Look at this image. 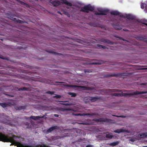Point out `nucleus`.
<instances>
[{
	"mask_svg": "<svg viewBox=\"0 0 147 147\" xmlns=\"http://www.w3.org/2000/svg\"><path fill=\"white\" fill-rule=\"evenodd\" d=\"M146 93H147V92H139L138 91H136L135 92L128 93H114L112 95L113 96H128L138 95L139 94H146Z\"/></svg>",
	"mask_w": 147,
	"mask_h": 147,
	"instance_id": "obj_2",
	"label": "nucleus"
},
{
	"mask_svg": "<svg viewBox=\"0 0 147 147\" xmlns=\"http://www.w3.org/2000/svg\"><path fill=\"white\" fill-rule=\"evenodd\" d=\"M100 99V97L95 96L89 97V100L90 101L89 102H93L96 101L97 100H99Z\"/></svg>",
	"mask_w": 147,
	"mask_h": 147,
	"instance_id": "obj_9",
	"label": "nucleus"
},
{
	"mask_svg": "<svg viewBox=\"0 0 147 147\" xmlns=\"http://www.w3.org/2000/svg\"><path fill=\"white\" fill-rule=\"evenodd\" d=\"M147 136V133H145L139 134L138 135V138H144Z\"/></svg>",
	"mask_w": 147,
	"mask_h": 147,
	"instance_id": "obj_21",
	"label": "nucleus"
},
{
	"mask_svg": "<svg viewBox=\"0 0 147 147\" xmlns=\"http://www.w3.org/2000/svg\"><path fill=\"white\" fill-rule=\"evenodd\" d=\"M17 23H19L20 24H24L26 23V22L25 21L21 20H20L18 19L17 22Z\"/></svg>",
	"mask_w": 147,
	"mask_h": 147,
	"instance_id": "obj_34",
	"label": "nucleus"
},
{
	"mask_svg": "<svg viewBox=\"0 0 147 147\" xmlns=\"http://www.w3.org/2000/svg\"><path fill=\"white\" fill-rule=\"evenodd\" d=\"M125 132V130L122 129H118L116 130H114V132L115 133H120L121 132Z\"/></svg>",
	"mask_w": 147,
	"mask_h": 147,
	"instance_id": "obj_22",
	"label": "nucleus"
},
{
	"mask_svg": "<svg viewBox=\"0 0 147 147\" xmlns=\"http://www.w3.org/2000/svg\"><path fill=\"white\" fill-rule=\"evenodd\" d=\"M53 97L56 98H61V96L60 95H57L56 96H54Z\"/></svg>",
	"mask_w": 147,
	"mask_h": 147,
	"instance_id": "obj_38",
	"label": "nucleus"
},
{
	"mask_svg": "<svg viewBox=\"0 0 147 147\" xmlns=\"http://www.w3.org/2000/svg\"><path fill=\"white\" fill-rule=\"evenodd\" d=\"M57 13H59L61 15H62V13L59 11H58L57 12Z\"/></svg>",
	"mask_w": 147,
	"mask_h": 147,
	"instance_id": "obj_45",
	"label": "nucleus"
},
{
	"mask_svg": "<svg viewBox=\"0 0 147 147\" xmlns=\"http://www.w3.org/2000/svg\"><path fill=\"white\" fill-rule=\"evenodd\" d=\"M26 107V106H22L18 107H16V109L17 110H21L22 109H25Z\"/></svg>",
	"mask_w": 147,
	"mask_h": 147,
	"instance_id": "obj_23",
	"label": "nucleus"
},
{
	"mask_svg": "<svg viewBox=\"0 0 147 147\" xmlns=\"http://www.w3.org/2000/svg\"><path fill=\"white\" fill-rule=\"evenodd\" d=\"M54 116L55 117H58L59 116V115H58L56 114H54Z\"/></svg>",
	"mask_w": 147,
	"mask_h": 147,
	"instance_id": "obj_42",
	"label": "nucleus"
},
{
	"mask_svg": "<svg viewBox=\"0 0 147 147\" xmlns=\"http://www.w3.org/2000/svg\"><path fill=\"white\" fill-rule=\"evenodd\" d=\"M81 124H83V125H85V124H86V123H81Z\"/></svg>",
	"mask_w": 147,
	"mask_h": 147,
	"instance_id": "obj_50",
	"label": "nucleus"
},
{
	"mask_svg": "<svg viewBox=\"0 0 147 147\" xmlns=\"http://www.w3.org/2000/svg\"><path fill=\"white\" fill-rule=\"evenodd\" d=\"M5 118H6V120H4L3 121L4 123L7 124L11 125V124L10 122V120L9 119V117L8 116H6Z\"/></svg>",
	"mask_w": 147,
	"mask_h": 147,
	"instance_id": "obj_18",
	"label": "nucleus"
},
{
	"mask_svg": "<svg viewBox=\"0 0 147 147\" xmlns=\"http://www.w3.org/2000/svg\"><path fill=\"white\" fill-rule=\"evenodd\" d=\"M113 116H115V117H120V116H117V115H113Z\"/></svg>",
	"mask_w": 147,
	"mask_h": 147,
	"instance_id": "obj_48",
	"label": "nucleus"
},
{
	"mask_svg": "<svg viewBox=\"0 0 147 147\" xmlns=\"http://www.w3.org/2000/svg\"><path fill=\"white\" fill-rule=\"evenodd\" d=\"M21 139H22V141H23L24 140V138H21Z\"/></svg>",
	"mask_w": 147,
	"mask_h": 147,
	"instance_id": "obj_49",
	"label": "nucleus"
},
{
	"mask_svg": "<svg viewBox=\"0 0 147 147\" xmlns=\"http://www.w3.org/2000/svg\"><path fill=\"white\" fill-rule=\"evenodd\" d=\"M18 2L19 3H20L21 5H24L26 7H29V5L28 4L24 3V2L22 1H21L19 0L18 1Z\"/></svg>",
	"mask_w": 147,
	"mask_h": 147,
	"instance_id": "obj_24",
	"label": "nucleus"
},
{
	"mask_svg": "<svg viewBox=\"0 0 147 147\" xmlns=\"http://www.w3.org/2000/svg\"><path fill=\"white\" fill-rule=\"evenodd\" d=\"M67 94L71 95V96L72 97H75L77 95L76 93L72 92H69L67 93Z\"/></svg>",
	"mask_w": 147,
	"mask_h": 147,
	"instance_id": "obj_28",
	"label": "nucleus"
},
{
	"mask_svg": "<svg viewBox=\"0 0 147 147\" xmlns=\"http://www.w3.org/2000/svg\"><path fill=\"white\" fill-rule=\"evenodd\" d=\"M0 58L2 59H6L7 60H8L9 59L8 57H4L2 55H0Z\"/></svg>",
	"mask_w": 147,
	"mask_h": 147,
	"instance_id": "obj_36",
	"label": "nucleus"
},
{
	"mask_svg": "<svg viewBox=\"0 0 147 147\" xmlns=\"http://www.w3.org/2000/svg\"><path fill=\"white\" fill-rule=\"evenodd\" d=\"M137 21L138 22L141 23L147 26V23H146L147 22V20H146L138 19Z\"/></svg>",
	"mask_w": 147,
	"mask_h": 147,
	"instance_id": "obj_20",
	"label": "nucleus"
},
{
	"mask_svg": "<svg viewBox=\"0 0 147 147\" xmlns=\"http://www.w3.org/2000/svg\"><path fill=\"white\" fill-rule=\"evenodd\" d=\"M97 46L98 47H99L100 48H102V49H108V48L107 47L105 46H102L98 44L97 45Z\"/></svg>",
	"mask_w": 147,
	"mask_h": 147,
	"instance_id": "obj_31",
	"label": "nucleus"
},
{
	"mask_svg": "<svg viewBox=\"0 0 147 147\" xmlns=\"http://www.w3.org/2000/svg\"><path fill=\"white\" fill-rule=\"evenodd\" d=\"M19 91H28L29 88L26 87H23L22 88H19L18 89Z\"/></svg>",
	"mask_w": 147,
	"mask_h": 147,
	"instance_id": "obj_27",
	"label": "nucleus"
},
{
	"mask_svg": "<svg viewBox=\"0 0 147 147\" xmlns=\"http://www.w3.org/2000/svg\"><path fill=\"white\" fill-rule=\"evenodd\" d=\"M59 129V127L57 125H55L50 127L48 129L47 131V132L48 133H50L55 129Z\"/></svg>",
	"mask_w": 147,
	"mask_h": 147,
	"instance_id": "obj_12",
	"label": "nucleus"
},
{
	"mask_svg": "<svg viewBox=\"0 0 147 147\" xmlns=\"http://www.w3.org/2000/svg\"><path fill=\"white\" fill-rule=\"evenodd\" d=\"M7 96H9L10 97H12L13 96V95H9V94H7Z\"/></svg>",
	"mask_w": 147,
	"mask_h": 147,
	"instance_id": "obj_44",
	"label": "nucleus"
},
{
	"mask_svg": "<svg viewBox=\"0 0 147 147\" xmlns=\"http://www.w3.org/2000/svg\"><path fill=\"white\" fill-rule=\"evenodd\" d=\"M63 86L69 88H76V86L75 85H70L67 84H64L63 85Z\"/></svg>",
	"mask_w": 147,
	"mask_h": 147,
	"instance_id": "obj_25",
	"label": "nucleus"
},
{
	"mask_svg": "<svg viewBox=\"0 0 147 147\" xmlns=\"http://www.w3.org/2000/svg\"><path fill=\"white\" fill-rule=\"evenodd\" d=\"M86 147H92V146L91 145H87Z\"/></svg>",
	"mask_w": 147,
	"mask_h": 147,
	"instance_id": "obj_41",
	"label": "nucleus"
},
{
	"mask_svg": "<svg viewBox=\"0 0 147 147\" xmlns=\"http://www.w3.org/2000/svg\"><path fill=\"white\" fill-rule=\"evenodd\" d=\"M55 92L54 91H48L46 92V93L53 95L54 94Z\"/></svg>",
	"mask_w": 147,
	"mask_h": 147,
	"instance_id": "obj_37",
	"label": "nucleus"
},
{
	"mask_svg": "<svg viewBox=\"0 0 147 147\" xmlns=\"http://www.w3.org/2000/svg\"><path fill=\"white\" fill-rule=\"evenodd\" d=\"M17 138H20L15 135H13L11 137H9L8 135H6L0 132V141L4 142H10L11 143L10 146L13 145L17 146V147H30V146L28 145H24L21 142L16 141L14 139Z\"/></svg>",
	"mask_w": 147,
	"mask_h": 147,
	"instance_id": "obj_1",
	"label": "nucleus"
},
{
	"mask_svg": "<svg viewBox=\"0 0 147 147\" xmlns=\"http://www.w3.org/2000/svg\"><path fill=\"white\" fill-rule=\"evenodd\" d=\"M126 73H110L105 75L104 77L106 78L113 77H122L126 76Z\"/></svg>",
	"mask_w": 147,
	"mask_h": 147,
	"instance_id": "obj_4",
	"label": "nucleus"
},
{
	"mask_svg": "<svg viewBox=\"0 0 147 147\" xmlns=\"http://www.w3.org/2000/svg\"><path fill=\"white\" fill-rule=\"evenodd\" d=\"M123 31H128V30L127 29H126V28L123 29Z\"/></svg>",
	"mask_w": 147,
	"mask_h": 147,
	"instance_id": "obj_43",
	"label": "nucleus"
},
{
	"mask_svg": "<svg viewBox=\"0 0 147 147\" xmlns=\"http://www.w3.org/2000/svg\"><path fill=\"white\" fill-rule=\"evenodd\" d=\"M84 71L85 73H86V72L89 73L90 72V70L89 69H85Z\"/></svg>",
	"mask_w": 147,
	"mask_h": 147,
	"instance_id": "obj_40",
	"label": "nucleus"
},
{
	"mask_svg": "<svg viewBox=\"0 0 147 147\" xmlns=\"http://www.w3.org/2000/svg\"><path fill=\"white\" fill-rule=\"evenodd\" d=\"M108 90L109 92H120V90H117V89H109Z\"/></svg>",
	"mask_w": 147,
	"mask_h": 147,
	"instance_id": "obj_32",
	"label": "nucleus"
},
{
	"mask_svg": "<svg viewBox=\"0 0 147 147\" xmlns=\"http://www.w3.org/2000/svg\"><path fill=\"white\" fill-rule=\"evenodd\" d=\"M95 15H106V13H101L100 12H95Z\"/></svg>",
	"mask_w": 147,
	"mask_h": 147,
	"instance_id": "obj_35",
	"label": "nucleus"
},
{
	"mask_svg": "<svg viewBox=\"0 0 147 147\" xmlns=\"http://www.w3.org/2000/svg\"><path fill=\"white\" fill-rule=\"evenodd\" d=\"M93 121L98 122H104L110 123L111 120L107 118H100L99 119H93Z\"/></svg>",
	"mask_w": 147,
	"mask_h": 147,
	"instance_id": "obj_6",
	"label": "nucleus"
},
{
	"mask_svg": "<svg viewBox=\"0 0 147 147\" xmlns=\"http://www.w3.org/2000/svg\"><path fill=\"white\" fill-rule=\"evenodd\" d=\"M64 13L65 15H67L68 13L67 12L64 11Z\"/></svg>",
	"mask_w": 147,
	"mask_h": 147,
	"instance_id": "obj_47",
	"label": "nucleus"
},
{
	"mask_svg": "<svg viewBox=\"0 0 147 147\" xmlns=\"http://www.w3.org/2000/svg\"><path fill=\"white\" fill-rule=\"evenodd\" d=\"M120 17L123 18H126L128 20H133L134 19V17L131 14H126L125 15H120Z\"/></svg>",
	"mask_w": 147,
	"mask_h": 147,
	"instance_id": "obj_7",
	"label": "nucleus"
},
{
	"mask_svg": "<svg viewBox=\"0 0 147 147\" xmlns=\"http://www.w3.org/2000/svg\"><path fill=\"white\" fill-rule=\"evenodd\" d=\"M100 41L103 43H107L111 45H114V42H111L109 40L103 38L101 39Z\"/></svg>",
	"mask_w": 147,
	"mask_h": 147,
	"instance_id": "obj_8",
	"label": "nucleus"
},
{
	"mask_svg": "<svg viewBox=\"0 0 147 147\" xmlns=\"http://www.w3.org/2000/svg\"><path fill=\"white\" fill-rule=\"evenodd\" d=\"M13 17H16L18 18H19V17L18 16V15H16L15 14L11 15L10 16V20L17 22L18 20L15 18H13Z\"/></svg>",
	"mask_w": 147,
	"mask_h": 147,
	"instance_id": "obj_15",
	"label": "nucleus"
},
{
	"mask_svg": "<svg viewBox=\"0 0 147 147\" xmlns=\"http://www.w3.org/2000/svg\"><path fill=\"white\" fill-rule=\"evenodd\" d=\"M110 13L111 15H115V16H118L120 17V15H122V14L120 13L119 11H111L110 12Z\"/></svg>",
	"mask_w": 147,
	"mask_h": 147,
	"instance_id": "obj_17",
	"label": "nucleus"
},
{
	"mask_svg": "<svg viewBox=\"0 0 147 147\" xmlns=\"http://www.w3.org/2000/svg\"><path fill=\"white\" fill-rule=\"evenodd\" d=\"M49 52L51 53L54 54L55 55H56L59 54L58 53H57L56 52L53 51H49Z\"/></svg>",
	"mask_w": 147,
	"mask_h": 147,
	"instance_id": "obj_39",
	"label": "nucleus"
},
{
	"mask_svg": "<svg viewBox=\"0 0 147 147\" xmlns=\"http://www.w3.org/2000/svg\"><path fill=\"white\" fill-rule=\"evenodd\" d=\"M72 115H74L76 116H98V113H78L76 114L72 113Z\"/></svg>",
	"mask_w": 147,
	"mask_h": 147,
	"instance_id": "obj_5",
	"label": "nucleus"
},
{
	"mask_svg": "<svg viewBox=\"0 0 147 147\" xmlns=\"http://www.w3.org/2000/svg\"><path fill=\"white\" fill-rule=\"evenodd\" d=\"M94 9V7L90 5H88L82 7L80 10V11L88 13L89 11H93Z\"/></svg>",
	"mask_w": 147,
	"mask_h": 147,
	"instance_id": "obj_3",
	"label": "nucleus"
},
{
	"mask_svg": "<svg viewBox=\"0 0 147 147\" xmlns=\"http://www.w3.org/2000/svg\"><path fill=\"white\" fill-rule=\"evenodd\" d=\"M105 137L107 138L111 139L113 137V136L109 134H107L106 135Z\"/></svg>",
	"mask_w": 147,
	"mask_h": 147,
	"instance_id": "obj_30",
	"label": "nucleus"
},
{
	"mask_svg": "<svg viewBox=\"0 0 147 147\" xmlns=\"http://www.w3.org/2000/svg\"><path fill=\"white\" fill-rule=\"evenodd\" d=\"M119 143V142L117 141L114 142L110 144V145L112 146H114L117 145Z\"/></svg>",
	"mask_w": 147,
	"mask_h": 147,
	"instance_id": "obj_29",
	"label": "nucleus"
},
{
	"mask_svg": "<svg viewBox=\"0 0 147 147\" xmlns=\"http://www.w3.org/2000/svg\"><path fill=\"white\" fill-rule=\"evenodd\" d=\"M138 39L140 40L144 41H145L146 38L143 36H139L138 37Z\"/></svg>",
	"mask_w": 147,
	"mask_h": 147,
	"instance_id": "obj_33",
	"label": "nucleus"
},
{
	"mask_svg": "<svg viewBox=\"0 0 147 147\" xmlns=\"http://www.w3.org/2000/svg\"><path fill=\"white\" fill-rule=\"evenodd\" d=\"M141 7L142 9L145 8L144 11L147 13V1L144 3H142L141 4Z\"/></svg>",
	"mask_w": 147,
	"mask_h": 147,
	"instance_id": "obj_11",
	"label": "nucleus"
},
{
	"mask_svg": "<svg viewBox=\"0 0 147 147\" xmlns=\"http://www.w3.org/2000/svg\"><path fill=\"white\" fill-rule=\"evenodd\" d=\"M44 116H31L28 118L27 119H32L34 120H39L40 119L44 117Z\"/></svg>",
	"mask_w": 147,
	"mask_h": 147,
	"instance_id": "obj_10",
	"label": "nucleus"
},
{
	"mask_svg": "<svg viewBox=\"0 0 147 147\" xmlns=\"http://www.w3.org/2000/svg\"><path fill=\"white\" fill-rule=\"evenodd\" d=\"M76 88H81L83 89L84 90H92V88L90 87L85 86H84L76 85Z\"/></svg>",
	"mask_w": 147,
	"mask_h": 147,
	"instance_id": "obj_14",
	"label": "nucleus"
},
{
	"mask_svg": "<svg viewBox=\"0 0 147 147\" xmlns=\"http://www.w3.org/2000/svg\"><path fill=\"white\" fill-rule=\"evenodd\" d=\"M11 105V103L10 102H7V103L2 102L0 103V106L3 108L7 107Z\"/></svg>",
	"mask_w": 147,
	"mask_h": 147,
	"instance_id": "obj_16",
	"label": "nucleus"
},
{
	"mask_svg": "<svg viewBox=\"0 0 147 147\" xmlns=\"http://www.w3.org/2000/svg\"><path fill=\"white\" fill-rule=\"evenodd\" d=\"M98 10L99 12L101 13H106V15H107V14L109 11L108 9H98Z\"/></svg>",
	"mask_w": 147,
	"mask_h": 147,
	"instance_id": "obj_19",
	"label": "nucleus"
},
{
	"mask_svg": "<svg viewBox=\"0 0 147 147\" xmlns=\"http://www.w3.org/2000/svg\"><path fill=\"white\" fill-rule=\"evenodd\" d=\"M103 63L101 60H98L97 61L94 63H93L92 64L94 65H100L102 63Z\"/></svg>",
	"mask_w": 147,
	"mask_h": 147,
	"instance_id": "obj_26",
	"label": "nucleus"
},
{
	"mask_svg": "<svg viewBox=\"0 0 147 147\" xmlns=\"http://www.w3.org/2000/svg\"><path fill=\"white\" fill-rule=\"evenodd\" d=\"M112 26L115 29L117 30H120L122 29V26L121 25L112 24Z\"/></svg>",
	"mask_w": 147,
	"mask_h": 147,
	"instance_id": "obj_13",
	"label": "nucleus"
},
{
	"mask_svg": "<svg viewBox=\"0 0 147 147\" xmlns=\"http://www.w3.org/2000/svg\"><path fill=\"white\" fill-rule=\"evenodd\" d=\"M141 69H142V70L147 69V68H142Z\"/></svg>",
	"mask_w": 147,
	"mask_h": 147,
	"instance_id": "obj_46",
	"label": "nucleus"
}]
</instances>
